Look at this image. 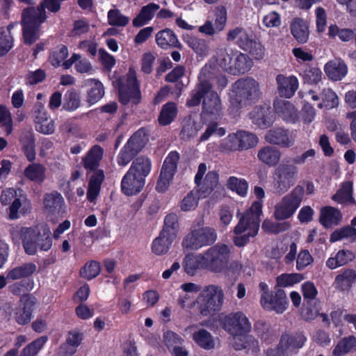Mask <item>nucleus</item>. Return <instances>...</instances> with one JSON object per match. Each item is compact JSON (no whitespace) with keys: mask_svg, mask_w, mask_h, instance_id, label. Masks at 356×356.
<instances>
[{"mask_svg":"<svg viewBox=\"0 0 356 356\" xmlns=\"http://www.w3.org/2000/svg\"><path fill=\"white\" fill-rule=\"evenodd\" d=\"M254 194L259 199L240 218L233 229L232 241L236 247H243L250 238L256 236L259 229L260 216L262 213V200L265 196L264 190L255 186Z\"/></svg>","mask_w":356,"mask_h":356,"instance_id":"obj_1","label":"nucleus"},{"mask_svg":"<svg viewBox=\"0 0 356 356\" xmlns=\"http://www.w3.org/2000/svg\"><path fill=\"white\" fill-rule=\"evenodd\" d=\"M10 233L14 242L22 241L24 250L29 255L35 254L38 249L48 251L52 246L51 229L45 223L29 227L13 226Z\"/></svg>","mask_w":356,"mask_h":356,"instance_id":"obj_2","label":"nucleus"},{"mask_svg":"<svg viewBox=\"0 0 356 356\" xmlns=\"http://www.w3.org/2000/svg\"><path fill=\"white\" fill-rule=\"evenodd\" d=\"M59 0H45L37 8L24 10L22 15L23 37L25 43L31 44L40 36V26L46 19L44 8L57 12L60 7Z\"/></svg>","mask_w":356,"mask_h":356,"instance_id":"obj_3","label":"nucleus"},{"mask_svg":"<svg viewBox=\"0 0 356 356\" xmlns=\"http://www.w3.org/2000/svg\"><path fill=\"white\" fill-rule=\"evenodd\" d=\"M211 60L216 64V67L234 75L247 72L252 65L248 55L229 47L218 48Z\"/></svg>","mask_w":356,"mask_h":356,"instance_id":"obj_4","label":"nucleus"},{"mask_svg":"<svg viewBox=\"0 0 356 356\" xmlns=\"http://www.w3.org/2000/svg\"><path fill=\"white\" fill-rule=\"evenodd\" d=\"M204 225L202 218L194 221L190 232L183 238L181 245L184 250H197L216 241L217 233L215 229Z\"/></svg>","mask_w":356,"mask_h":356,"instance_id":"obj_5","label":"nucleus"},{"mask_svg":"<svg viewBox=\"0 0 356 356\" xmlns=\"http://www.w3.org/2000/svg\"><path fill=\"white\" fill-rule=\"evenodd\" d=\"M196 302L202 316H211L222 308L224 302L223 290L218 285H208L200 292Z\"/></svg>","mask_w":356,"mask_h":356,"instance_id":"obj_6","label":"nucleus"},{"mask_svg":"<svg viewBox=\"0 0 356 356\" xmlns=\"http://www.w3.org/2000/svg\"><path fill=\"white\" fill-rule=\"evenodd\" d=\"M259 97V84L254 79H240L232 86V92L229 95L230 104L234 110H237L246 101H254Z\"/></svg>","mask_w":356,"mask_h":356,"instance_id":"obj_7","label":"nucleus"},{"mask_svg":"<svg viewBox=\"0 0 356 356\" xmlns=\"http://www.w3.org/2000/svg\"><path fill=\"white\" fill-rule=\"evenodd\" d=\"M298 168L289 160H284L272 175V185L275 193L282 195L293 186L298 179Z\"/></svg>","mask_w":356,"mask_h":356,"instance_id":"obj_8","label":"nucleus"},{"mask_svg":"<svg viewBox=\"0 0 356 356\" xmlns=\"http://www.w3.org/2000/svg\"><path fill=\"white\" fill-rule=\"evenodd\" d=\"M304 195V187L297 185L275 204L274 218L277 220H284L292 217L300 206Z\"/></svg>","mask_w":356,"mask_h":356,"instance_id":"obj_9","label":"nucleus"},{"mask_svg":"<svg viewBox=\"0 0 356 356\" xmlns=\"http://www.w3.org/2000/svg\"><path fill=\"white\" fill-rule=\"evenodd\" d=\"M207 270L213 273H225L231 257V247L218 243L204 252Z\"/></svg>","mask_w":356,"mask_h":356,"instance_id":"obj_10","label":"nucleus"},{"mask_svg":"<svg viewBox=\"0 0 356 356\" xmlns=\"http://www.w3.org/2000/svg\"><path fill=\"white\" fill-rule=\"evenodd\" d=\"M220 323L222 328L233 337V341L236 337L247 334L252 329L250 321L241 312L222 315L220 317Z\"/></svg>","mask_w":356,"mask_h":356,"instance_id":"obj_11","label":"nucleus"},{"mask_svg":"<svg viewBox=\"0 0 356 356\" xmlns=\"http://www.w3.org/2000/svg\"><path fill=\"white\" fill-rule=\"evenodd\" d=\"M207 167L205 163H200L195 177V183L198 187V193L201 197L209 196L218 183V175L216 171L207 172Z\"/></svg>","mask_w":356,"mask_h":356,"instance_id":"obj_12","label":"nucleus"},{"mask_svg":"<svg viewBox=\"0 0 356 356\" xmlns=\"http://www.w3.org/2000/svg\"><path fill=\"white\" fill-rule=\"evenodd\" d=\"M119 96L120 102L124 104L129 102L136 104L139 102L140 92L139 84L136 79V72L134 68H129L126 83L120 87Z\"/></svg>","mask_w":356,"mask_h":356,"instance_id":"obj_13","label":"nucleus"},{"mask_svg":"<svg viewBox=\"0 0 356 356\" xmlns=\"http://www.w3.org/2000/svg\"><path fill=\"white\" fill-rule=\"evenodd\" d=\"M179 158V154L175 152H170L166 157L156 186L158 192L163 193L168 188L176 172Z\"/></svg>","mask_w":356,"mask_h":356,"instance_id":"obj_14","label":"nucleus"},{"mask_svg":"<svg viewBox=\"0 0 356 356\" xmlns=\"http://www.w3.org/2000/svg\"><path fill=\"white\" fill-rule=\"evenodd\" d=\"M43 211L51 220L62 217L65 212L63 196L57 192L45 194L43 200Z\"/></svg>","mask_w":356,"mask_h":356,"instance_id":"obj_15","label":"nucleus"},{"mask_svg":"<svg viewBox=\"0 0 356 356\" xmlns=\"http://www.w3.org/2000/svg\"><path fill=\"white\" fill-rule=\"evenodd\" d=\"M33 118L37 131L45 134H52L55 131V122L47 114L44 106L38 104L34 106Z\"/></svg>","mask_w":356,"mask_h":356,"instance_id":"obj_16","label":"nucleus"},{"mask_svg":"<svg viewBox=\"0 0 356 356\" xmlns=\"http://www.w3.org/2000/svg\"><path fill=\"white\" fill-rule=\"evenodd\" d=\"M261 304L264 309L275 311L277 314L283 313L287 308V298L284 291L278 289L275 295L265 293L261 295Z\"/></svg>","mask_w":356,"mask_h":356,"instance_id":"obj_17","label":"nucleus"},{"mask_svg":"<svg viewBox=\"0 0 356 356\" xmlns=\"http://www.w3.org/2000/svg\"><path fill=\"white\" fill-rule=\"evenodd\" d=\"M210 65H205L202 68L199 75L200 83L197 86L196 90L191 95V99L188 100L187 104L188 106H195L199 105L202 98L204 99L208 90L211 89V86L207 81L208 74L210 73Z\"/></svg>","mask_w":356,"mask_h":356,"instance_id":"obj_18","label":"nucleus"},{"mask_svg":"<svg viewBox=\"0 0 356 356\" xmlns=\"http://www.w3.org/2000/svg\"><path fill=\"white\" fill-rule=\"evenodd\" d=\"M145 184V179H142L136 174L132 173L129 170L122 177L121 189L122 193L128 196L134 195L140 193Z\"/></svg>","mask_w":356,"mask_h":356,"instance_id":"obj_19","label":"nucleus"},{"mask_svg":"<svg viewBox=\"0 0 356 356\" xmlns=\"http://www.w3.org/2000/svg\"><path fill=\"white\" fill-rule=\"evenodd\" d=\"M249 118L252 123L261 129L270 127L274 121V116L268 106H256L249 113Z\"/></svg>","mask_w":356,"mask_h":356,"instance_id":"obj_20","label":"nucleus"},{"mask_svg":"<svg viewBox=\"0 0 356 356\" xmlns=\"http://www.w3.org/2000/svg\"><path fill=\"white\" fill-rule=\"evenodd\" d=\"M275 113L284 120L295 122L298 118V110L290 102L276 99L273 104Z\"/></svg>","mask_w":356,"mask_h":356,"instance_id":"obj_21","label":"nucleus"},{"mask_svg":"<svg viewBox=\"0 0 356 356\" xmlns=\"http://www.w3.org/2000/svg\"><path fill=\"white\" fill-rule=\"evenodd\" d=\"M183 267L190 275L195 274L198 270H207V264L204 252L196 254H187L184 260Z\"/></svg>","mask_w":356,"mask_h":356,"instance_id":"obj_22","label":"nucleus"},{"mask_svg":"<svg viewBox=\"0 0 356 356\" xmlns=\"http://www.w3.org/2000/svg\"><path fill=\"white\" fill-rule=\"evenodd\" d=\"M324 71L330 79L337 81L346 76L348 67L342 60L334 59L325 65Z\"/></svg>","mask_w":356,"mask_h":356,"instance_id":"obj_23","label":"nucleus"},{"mask_svg":"<svg viewBox=\"0 0 356 356\" xmlns=\"http://www.w3.org/2000/svg\"><path fill=\"white\" fill-rule=\"evenodd\" d=\"M34 302L29 296H23L15 312V318L21 325L28 323L31 321Z\"/></svg>","mask_w":356,"mask_h":356,"instance_id":"obj_24","label":"nucleus"},{"mask_svg":"<svg viewBox=\"0 0 356 356\" xmlns=\"http://www.w3.org/2000/svg\"><path fill=\"white\" fill-rule=\"evenodd\" d=\"M155 40L157 45L163 49H168L169 48H181V44L177 35L169 29L159 31L156 34Z\"/></svg>","mask_w":356,"mask_h":356,"instance_id":"obj_25","label":"nucleus"},{"mask_svg":"<svg viewBox=\"0 0 356 356\" xmlns=\"http://www.w3.org/2000/svg\"><path fill=\"white\" fill-rule=\"evenodd\" d=\"M276 80L280 95L286 98L292 97L298 88V80L294 76L279 75Z\"/></svg>","mask_w":356,"mask_h":356,"instance_id":"obj_26","label":"nucleus"},{"mask_svg":"<svg viewBox=\"0 0 356 356\" xmlns=\"http://www.w3.org/2000/svg\"><path fill=\"white\" fill-rule=\"evenodd\" d=\"M305 341V337L301 333H285L282 334L279 345L283 350L292 352L302 348Z\"/></svg>","mask_w":356,"mask_h":356,"instance_id":"obj_27","label":"nucleus"},{"mask_svg":"<svg viewBox=\"0 0 356 356\" xmlns=\"http://www.w3.org/2000/svg\"><path fill=\"white\" fill-rule=\"evenodd\" d=\"M31 210L30 201L23 194L22 191H19V196L15 198L10 207L9 217L10 219H17L19 214L24 215Z\"/></svg>","mask_w":356,"mask_h":356,"instance_id":"obj_28","label":"nucleus"},{"mask_svg":"<svg viewBox=\"0 0 356 356\" xmlns=\"http://www.w3.org/2000/svg\"><path fill=\"white\" fill-rule=\"evenodd\" d=\"M282 157L281 152L276 147L265 146L257 152V158L262 163L270 167L277 165Z\"/></svg>","mask_w":356,"mask_h":356,"instance_id":"obj_29","label":"nucleus"},{"mask_svg":"<svg viewBox=\"0 0 356 356\" xmlns=\"http://www.w3.org/2000/svg\"><path fill=\"white\" fill-rule=\"evenodd\" d=\"M37 267L33 263H25L21 266L8 269L6 272L8 280H17L31 277L35 271Z\"/></svg>","mask_w":356,"mask_h":356,"instance_id":"obj_30","label":"nucleus"},{"mask_svg":"<svg viewBox=\"0 0 356 356\" xmlns=\"http://www.w3.org/2000/svg\"><path fill=\"white\" fill-rule=\"evenodd\" d=\"M342 219L341 212L332 207H324L320 211L319 221L325 227H331L339 224Z\"/></svg>","mask_w":356,"mask_h":356,"instance_id":"obj_31","label":"nucleus"},{"mask_svg":"<svg viewBox=\"0 0 356 356\" xmlns=\"http://www.w3.org/2000/svg\"><path fill=\"white\" fill-rule=\"evenodd\" d=\"M221 111V102L217 92L210 90L203 99V113L218 115Z\"/></svg>","mask_w":356,"mask_h":356,"instance_id":"obj_32","label":"nucleus"},{"mask_svg":"<svg viewBox=\"0 0 356 356\" xmlns=\"http://www.w3.org/2000/svg\"><path fill=\"white\" fill-rule=\"evenodd\" d=\"M266 140L272 144L288 147L293 145V140L290 138L286 131L281 128L269 130L265 136Z\"/></svg>","mask_w":356,"mask_h":356,"instance_id":"obj_33","label":"nucleus"},{"mask_svg":"<svg viewBox=\"0 0 356 356\" xmlns=\"http://www.w3.org/2000/svg\"><path fill=\"white\" fill-rule=\"evenodd\" d=\"M160 6L154 3H149L141 8L139 13L133 19V25L135 27H140L147 24L159 10Z\"/></svg>","mask_w":356,"mask_h":356,"instance_id":"obj_34","label":"nucleus"},{"mask_svg":"<svg viewBox=\"0 0 356 356\" xmlns=\"http://www.w3.org/2000/svg\"><path fill=\"white\" fill-rule=\"evenodd\" d=\"M88 86L86 101L90 105H93L98 102L104 95V88L103 84L96 79H88L86 81Z\"/></svg>","mask_w":356,"mask_h":356,"instance_id":"obj_35","label":"nucleus"},{"mask_svg":"<svg viewBox=\"0 0 356 356\" xmlns=\"http://www.w3.org/2000/svg\"><path fill=\"white\" fill-rule=\"evenodd\" d=\"M291 33L299 43H306L309 39V31L306 21L300 19H294L290 26Z\"/></svg>","mask_w":356,"mask_h":356,"instance_id":"obj_36","label":"nucleus"},{"mask_svg":"<svg viewBox=\"0 0 356 356\" xmlns=\"http://www.w3.org/2000/svg\"><path fill=\"white\" fill-rule=\"evenodd\" d=\"M233 347L237 350H246L253 354L260 352L259 342L251 335H243L236 337L232 342Z\"/></svg>","mask_w":356,"mask_h":356,"instance_id":"obj_37","label":"nucleus"},{"mask_svg":"<svg viewBox=\"0 0 356 356\" xmlns=\"http://www.w3.org/2000/svg\"><path fill=\"white\" fill-rule=\"evenodd\" d=\"M356 282V273L352 269L341 271L335 277L336 289L344 291H348Z\"/></svg>","mask_w":356,"mask_h":356,"instance_id":"obj_38","label":"nucleus"},{"mask_svg":"<svg viewBox=\"0 0 356 356\" xmlns=\"http://www.w3.org/2000/svg\"><path fill=\"white\" fill-rule=\"evenodd\" d=\"M73 64L79 73L92 74L93 68L92 64L86 58H81L80 54H74L71 58L63 63V67L69 69Z\"/></svg>","mask_w":356,"mask_h":356,"instance_id":"obj_39","label":"nucleus"},{"mask_svg":"<svg viewBox=\"0 0 356 356\" xmlns=\"http://www.w3.org/2000/svg\"><path fill=\"white\" fill-rule=\"evenodd\" d=\"M178 217L175 213H169L164 218V225L161 234L175 241L179 232Z\"/></svg>","mask_w":356,"mask_h":356,"instance_id":"obj_40","label":"nucleus"},{"mask_svg":"<svg viewBox=\"0 0 356 356\" xmlns=\"http://www.w3.org/2000/svg\"><path fill=\"white\" fill-rule=\"evenodd\" d=\"M24 175L29 180L41 184L46 179V168L42 164L34 163L25 168Z\"/></svg>","mask_w":356,"mask_h":356,"instance_id":"obj_41","label":"nucleus"},{"mask_svg":"<svg viewBox=\"0 0 356 356\" xmlns=\"http://www.w3.org/2000/svg\"><path fill=\"white\" fill-rule=\"evenodd\" d=\"M104 149L99 145L93 146L83 158L85 168L90 170L96 169L102 159Z\"/></svg>","mask_w":356,"mask_h":356,"instance_id":"obj_42","label":"nucleus"},{"mask_svg":"<svg viewBox=\"0 0 356 356\" xmlns=\"http://www.w3.org/2000/svg\"><path fill=\"white\" fill-rule=\"evenodd\" d=\"M152 163L147 157L140 156L136 158L132 162L129 170L134 174L140 176L142 179H145L151 171Z\"/></svg>","mask_w":356,"mask_h":356,"instance_id":"obj_43","label":"nucleus"},{"mask_svg":"<svg viewBox=\"0 0 356 356\" xmlns=\"http://www.w3.org/2000/svg\"><path fill=\"white\" fill-rule=\"evenodd\" d=\"M104 179V175L102 170L95 171L92 175L87 193V197L89 201L92 202L97 197Z\"/></svg>","mask_w":356,"mask_h":356,"instance_id":"obj_44","label":"nucleus"},{"mask_svg":"<svg viewBox=\"0 0 356 356\" xmlns=\"http://www.w3.org/2000/svg\"><path fill=\"white\" fill-rule=\"evenodd\" d=\"M148 141V136L144 129L137 131L128 140L127 149H130L136 154L139 152Z\"/></svg>","mask_w":356,"mask_h":356,"instance_id":"obj_45","label":"nucleus"},{"mask_svg":"<svg viewBox=\"0 0 356 356\" xmlns=\"http://www.w3.org/2000/svg\"><path fill=\"white\" fill-rule=\"evenodd\" d=\"M356 350V337L350 336L340 340L332 350L333 356H343Z\"/></svg>","mask_w":356,"mask_h":356,"instance_id":"obj_46","label":"nucleus"},{"mask_svg":"<svg viewBox=\"0 0 356 356\" xmlns=\"http://www.w3.org/2000/svg\"><path fill=\"white\" fill-rule=\"evenodd\" d=\"M186 44L195 51L198 57H205L209 54V47L207 41L194 36L185 39Z\"/></svg>","mask_w":356,"mask_h":356,"instance_id":"obj_47","label":"nucleus"},{"mask_svg":"<svg viewBox=\"0 0 356 356\" xmlns=\"http://www.w3.org/2000/svg\"><path fill=\"white\" fill-rule=\"evenodd\" d=\"M193 339L201 348L211 350L215 347V341L211 334L204 329H200L193 334Z\"/></svg>","mask_w":356,"mask_h":356,"instance_id":"obj_48","label":"nucleus"},{"mask_svg":"<svg viewBox=\"0 0 356 356\" xmlns=\"http://www.w3.org/2000/svg\"><path fill=\"white\" fill-rule=\"evenodd\" d=\"M346 239L350 242L356 241V229L352 225L346 226L335 230L330 237V241L334 243L338 241Z\"/></svg>","mask_w":356,"mask_h":356,"instance_id":"obj_49","label":"nucleus"},{"mask_svg":"<svg viewBox=\"0 0 356 356\" xmlns=\"http://www.w3.org/2000/svg\"><path fill=\"white\" fill-rule=\"evenodd\" d=\"M81 103L79 93L74 89H71L65 94L63 108L69 112L74 111L80 107Z\"/></svg>","mask_w":356,"mask_h":356,"instance_id":"obj_50","label":"nucleus"},{"mask_svg":"<svg viewBox=\"0 0 356 356\" xmlns=\"http://www.w3.org/2000/svg\"><path fill=\"white\" fill-rule=\"evenodd\" d=\"M202 129V123L196 122L191 117L185 119L182 130L181 131V138L186 140L197 135L198 131Z\"/></svg>","mask_w":356,"mask_h":356,"instance_id":"obj_51","label":"nucleus"},{"mask_svg":"<svg viewBox=\"0 0 356 356\" xmlns=\"http://www.w3.org/2000/svg\"><path fill=\"white\" fill-rule=\"evenodd\" d=\"M352 191V184L349 181L345 182L337 193L333 195L332 200L339 204L353 203Z\"/></svg>","mask_w":356,"mask_h":356,"instance_id":"obj_52","label":"nucleus"},{"mask_svg":"<svg viewBox=\"0 0 356 356\" xmlns=\"http://www.w3.org/2000/svg\"><path fill=\"white\" fill-rule=\"evenodd\" d=\"M338 105L339 98L336 92L331 88H324L322 90V102L318 104V107L321 109H330L337 107Z\"/></svg>","mask_w":356,"mask_h":356,"instance_id":"obj_53","label":"nucleus"},{"mask_svg":"<svg viewBox=\"0 0 356 356\" xmlns=\"http://www.w3.org/2000/svg\"><path fill=\"white\" fill-rule=\"evenodd\" d=\"M22 149L25 156L29 161L35 158V140L31 132L25 133L21 138Z\"/></svg>","mask_w":356,"mask_h":356,"instance_id":"obj_54","label":"nucleus"},{"mask_svg":"<svg viewBox=\"0 0 356 356\" xmlns=\"http://www.w3.org/2000/svg\"><path fill=\"white\" fill-rule=\"evenodd\" d=\"M177 113L176 105L172 102L165 104L160 113L159 122L161 125H168L175 118Z\"/></svg>","mask_w":356,"mask_h":356,"instance_id":"obj_55","label":"nucleus"},{"mask_svg":"<svg viewBox=\"0 0 356 356\" xmlns=\"http://www.w3.org/2000/svg\"><path fill=\"white\" fill-rule=\"evenodd\" d=\"M173 241L160 233V235L152 243V252L157 255L164 254L168 251Z\"/></svg>","mask_w":356,"mask_h":356,"instance_id":"obj_56","label":"nucleus"},{"mask_svg":"<svg viewBox=\"0 0 356 356\" xmlns=\"http://www.w3.org/2000/svg\"><path fill=\"white\" fill-rule=\"evenodd\" d=\"M291 227L289 222H276L270 219H265L261 225V229L267 233L278 234Z\"/></svg>","mask_w":356,"mask_h":356,"instance_id":"obj_57","label":"nucleus"},{"mask_svg":"<svg viewBox=\"0 0 356 356\" xmlns=\"http://www.w3.org/2000/svg\"><path fill=\"white\" fill-rule=\"evenodd\" d=\"M47 341V337H40L25 346L19 356H35Z\"/></svg>","mask_w":356,"mask_h":356,"instance_id":"obj_58","label":"nucleus"},{"mask_svg":"<svg viewBox=\"0 0 356 356\" xmlns=\"http://www.w3.org/2000/svg\"><path fill=\"white\" fill-rule=\"evenodd\" d=\"M227 185L229 189L235 191L241 196H245L247 194L248 184L244 179L230 177L227 180Z\"/></svg>","mask_w":356,"mask_h":356,"instance_id":"obj_59","label":"nucleus"},{"mask_svg":"<svg viewBox=\"0 0 356 356\" xmlns=\"http://www.w3.org/2000/svg\"><path fill=\"white\" fill-rule=\"evenodd\" d=\"M202 198L198 191H192L188 193L181 202V209L182 211H188L195 209L197 204L198 200Z\"/></svg>","mask_w":356,"mask_h":356,"instance_id":"obj_60","label":"nucleus"},{"mask_svg":"<svg viewBox=\"0 0 356 356\" xmlns=\"http://www.w3.org/2000/svg\"><path fill=\"white\" fill-rule=\"evenodd\" d=\"M239 132L230 134L220 144V147L225 151L241 150Z\"/></svg>","mask_w":356,"mask_h":356,"instance_id":"obj_61","label":"nucleus"},{"mask_svg":"<svg viewBox=\"0 0 356 356\" xmlns=\"http://www.w3.org/2000/svg\"><path fill=\"white\" fill-rule=\"evenodd\" d=\"M100 269V264L98 262L90 261L81 269L80 275L87 280H92L99 274Z\"/></svg>","mask_w":356,"mask_h":356,"instance_id":"obj_62","label":"nucleus"},{"mask_svg":"<svg viewBox=\"0 0 356 356\" xmlns=\"http://www.w3.org/2000/svg\"><path fill=\"white\" fill-rule=\"evenodd\" d=\"M303 80L309 84H318L322 79V72L316 67H309L302 74Z\"/></svg>","mask_w":356,"mask_h":356,"instance_id":"obj_63","label":"nucleus"},{"mask_svg":"<svg viewBox=\"0 0 356 356\" xmlns=\"http://www.w3.org/2000/svg\"><path fill=\"white\" fill-rule=\"evenodd\" d=\"M107 18L110 25L116 26H124L129 22V18L123 15L118 9L110 10Z\"/></svg>","mask_w":356,"mask_h":356,"instance_id":"obj_64","label":"nucleus"}]
</instances>
